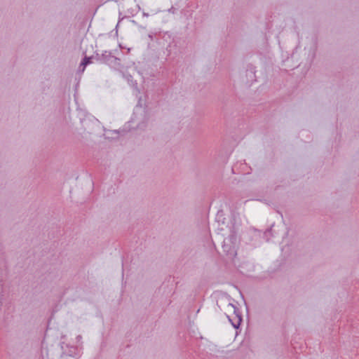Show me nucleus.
<instances>
[{
	"label": "nucleus",
	"instance_id": "f257e3e1",
	"mask_svg": "<svg viewBox=\"0 0 359 359\" xmlns=\"http://www.w3.org/2000/svg\"><path fill=\"white\" fill-rule=\"evenodd\" d=\"M91 57H85L83 61L81 63V67H82V72H84L86 67L91 62Z\"/></svg>",
	"mask_w": 359,
	"mask_h": 359
}]
</instances>
